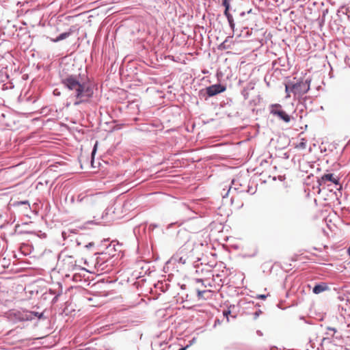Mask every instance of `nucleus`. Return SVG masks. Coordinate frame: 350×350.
<instances>
[{
    "instance_id": "obj_25",
    "label": "nucleus",
    "mask_w": 350,
    "mask_h": 350,
    "mask_svg": "<svg viewBox=\"0 0 350 350\" xmlns=\"http://www.w3.org/2000/svg\"><path fill=\"white\" fill-rule=\"evenodd\" d=\"M197 282H202V280L201 279H198V280H197Z\"/></svg>"
},
{
    "instance_id": "obj_18",
    "label": "nucleus",
    "mask_w": 350,
    "mask_h": 350,
    "mask_svg": "<svg viewBox=\"0 0 350 350\" xmlns=\"http://www.w3.org/2000/svg\"><path fill=\"white\" fill-rule=\"evenodd\" d=\"M31 314H33L34 316L38 317L39 319H40L43 315L42 313L39 314L38 312H31Z\"/></svg>"
},
{
    "instance_id": "obj_9",
    "label": "nucleus",
    "mask_w": 350,
    "mask_h": 350,
    "mask_svg": "<svg viewBox=\"0 0 350 350\" xmlns=\"http://www.w3.org/2000/svg\"><path fill=\"white\" fill-rule=\"evenodd\" d=\"M71 34V31L64 32L59 34L56 38H51L53 42H57L68 38Z\"/></svg>"
},
{
    "instance_id": "obj_12",
    "label": "nucleus",
    "mask_w": 350,
    "mask_h": 350,
    "mask_svg": "<svg viewBox=\"0 0 350 350\" xmlns=\"http://www.w3.org/2000/svg\"><path fill=\"white\" fill-rule=\"evenodd\" d=\"M210 292H211L210 291H206V290H204V291L197 290L198 298L199 299H204V295L206 293H209Z\"/></svg>"
},
{
    "instance_id": "obj_17",
    "label": "nucleus",
    "mask_w": 350,
    "mask_h": 350,
    "mask_svg": "<svg viewBox=\"0 0 350 350\" xmlns=\"http://www.w3.org/2000/svg\"><path fill=\"white\" fill-rule=\"evenodd\" d=\"M230 314V310H226L223 311V315L226 317L227 321H229L228 315Z\"/></svg>"
},
{
    "instance_id": "obj_29",
    "label": "nucleus",
    "mask_w": 350,
    "mask_h": 350,
    "mask_svg": "<svg viewBox=\"0 0 350 350\" xmlns=\"http://www.w3.org/2000/svg\"><path fill=\"white\" fill-rule=\"evenodd\" d=\"M219 320H217V321H215V323H219Z\"/></svg>"
},
{
    "instance_id": "obj_22",
    "label": "nucleus",
    "mask_w": 350,
    "mask_h": 350,
    "mask_svg": "<svg viewBox=\"0 0 350 350\" xmlns=\"http://www.w3.org/2000/svg\"><path fill=\"white\" fill-rule=\"evenodd\" d=\"M82 350H95V349H92L91 348L88 347V348H85V349H82Z\"/></svg>"
},
{
    "instance_id": "obj_21",
    "label": "nucleus",
    "mask_w": 350,
    "mask_h": 350,
    "mask_svg": "<svg viewBox=\"0 0 350 350\" xmlns=\"http://www.w3.org/2000/svg\"><path fill=\"white\" fill-rule=\"evenodd\" d=\"M188 347H189V345H187L186 347L181 348L179 350H186Z\"/></svg>"
},
{
    "instance_id": "obj_23",
    "label": "nucleus",
    "mask_w": 350,
    "mask_h": 350,
    "mask_svg": "<svg viewBox=\"0 0 350 350\" xmlns=\"http://www.w3.org/2000/svg\"><path fill=\"white\" fill-rule=\"evenodd\" d=\"M347 252H348L349 255L350 256V245H349V247L347 250Z\"/></svg>"
},
{
    "instance_id": "obj_7",
    "label": "nucleus",
    "mask_w": 350,
    "mask_h": 350,
    "mask_svg": "<svg viewBox=\"0 0 350 350\" xmlns=\"http://www.w3.org/2000/svg\"><path fill=\"white\" fill-rule=\"evenodd\" d=\"M328 289H329V287H328L327 284L325 282H321L320 284L315 285L313 287L312 292L314 294H319V293H321L325 291H327Z\"/></svg>"
},
{
    "instance_id": "obj_20",
    "label": "nucleus",
    "mask_w": 350,
    "mask_h": 350,
    "mask_svg": "<svg viewBox=\"0 0 350 350\" xmlns=\"http://www.w3.org/2000/svg\"><path fill=\"white\" fill-rule=\"evenodd\" d=\"M195 341H196V338H193L190 341V345H191L192 343H193Z\"/></svg>"
},
{
    "instance_id": "obj_24",
    "label": "nucleus",
    "mask_w": 350,
    "mask_h": 350,
    "mask_svg": "<svg viewBox=\"0 0 350 350\" xmlns=\"http://www.w3.org/2000/svg\"><path fill=\"white\" fill-rule=\"evenodd\" d=\"M240 15H241V16H243L245 15V12H241V13L240 14Z\"/></svg>"
},
{
    "instance_id": "obj_6",
    "label": "nucleus",
    "mask_w": 350,
    "mask_h": 350,
    "mask_svg": "<svg viewBox=\"0 0 350 350\" xmlns=\"http://www.w3.org/2000/svg\"><path fill=\"white\" fill-rule=\"evenodd\" d=\"M327 181L332 182L336 185H340L339 178L335 177L333 174H325L323 175L319 180V183L321 185L325 184Z\"/></svg>"
},
{
    "instance_id": "obj_11",
    "label": "nucleus",
    "mask_w": 350,
    "mask_h": 350,
    "mask_svg": "<svg viewBox=\"0 0 350 350\" xmlns=\"http://www.w3.org/2000/svg\"><path fill=\"white\" fill-rule=\"evenodd\" d=\"M293 85V82H289L288 83L285 85V92L286 93V97H290L291 93H293V88L292 86Z\"/></svg>"
},
{
    "instance_id": "obj_13",
    "label": "nucleus",
    "mask_w": 350,
    "mask_h": 350,
    "mask_svg": "<svg viewBox=\"0 0 350 350\" xmlns=\"http://www.w3.org/2000/svg\"><path fill=\"white\" fill-rule=\"evenodd\" d=\"M327 332L325 333L327 335H329L331 336H333L334 334L337 332L336 329L334 327H327Z\"/></svg>"
},
{
    "instance_id": "obj_10",
    "label": "nucleus",
    "mask_w": 350,
    "mask_h": 350,
    "mask_svg": "<svg viewBox=\"0 0 350 350\" xmlns=\"http://www.w3.org/2000/svg\"><path fill=\"white\" fill-rule=\"evenodd\" d=\"M14 207L19 206H24L26 210H28L30 208L29 202L28 200H24V201H16L14 202L12 204Z\"/></svg>"
},
{
    "instance_id": "obj_19",
    "label": "nucleus",
    "mask_w": 350,
    "mask_h": 350,
    "mask_svg": "<svg viewBox=\"0 0 350 350\" xmlns=\"http://www.w3.org/2000/svg\"><path fill=\"white\" fill-rule=\"evenodd\" d=\"M256 297L258 298V299H266L267 295H258Z\"/></svg>"
},
{
    "instance_id": "obj_31",
    "label": "nucleus",
    "mask_w": 350,
    "mask_h": 350,
    "mask_svg": "<svg viewBox=\"0 0 350 350\" xmlns=\"http://www.w3.org/2000/svg\"><path fill=\"white\" fill-rule=\"evenodd\" d=\"M230 190H231V188H229V190H228V191H230ZM228 192H229V191H228L227 193H228ZM227 194H228V193H226V195H227Z\"/></svg>"
},
{
    "instance_id": "obj_5",
    "label": "nucleus",
    "mask_w": 350,
    "mask_h": 350,
    "mask_svg": "<svg viewBox=\"0 0 350 350\" xmlns=\"http://www.w3.org/2000/svg\"><path fill=\"white\" fill-rule=\"evenodd\" d=\"M226 88L221 84H215L206 88V93L209 97L215 96L219 93L224 92Z\"/></svg>"
},
{
    "instance_id": "obj_27",
    "label": "nucleus",
    "mask_w": 350,
    "mask_h": 350,
    "mask_svg": "<svg viewBox=\"0 0 350 350\" xmlns=\"http://www.w3.org/2000/svg\"><path fill=\"white\" fill-rule=\"evenodd\" d=\"M255 316H256V317H258V312H256L255 313Z\"/></svg>"
},
{
    "instance_id": "obj_26",
    "label": "nucleus",
    "mask_w": 350,
    "mask_h": 350,
    "mask_svg": "<svg viewBox=\"0 0 350 350\" xmlns=\"http://www.w3.org/2000/svg\"><path fill=\"white\" fill-rule=\"evenodd\" d=\"M95 150H96V146H94V150H93L92 154H94V153Z\"/></svg>"
},
{
    "instance_id": "obj_16",
    "label": "nucleus",
    "mask_w": 350,
    "mask_h": 350,
    "mask_svg": "<svg viewBox=\"0 0 350 350\" xmlns=\"http://www.w3.org/2000/svg\"><path fill=\"white\" fill-rule=\"evenodd\" d=\"M229 1L230 0H225V1H223V2H222V5L225 7L224 11H227V12H229V10L230 8Z\"/></svg>"
},
{
    "instance_id": "obj_2",
    "label": "nucleus",
    "mask_w": 350,
    "mask_h": 350,
    "mask_svg": "<svg viewBox=\"0 0 350 350\" xmlns=\"http://www.w3.org/2000/svg\"><path fill=\"white\" fill-rule=\"evenodd\" d=\"M70 204H74L75 202L82 205L84 209H94L99 206L103 202V196L101 193L95 194H86L81 193L77 195V198L72 196L70 198Z\"/></svg>"
},
{
    "instance_id": "obj_30",
    "label": "nucleus",
    "mask_w": 350,
    "mask_h": 350,
    "mask_svg": "<svg viewBox=\"0 0 350 350\" xmlns=\"http://www.w3.org/2000/svg\"><path fill=\"white\" fill-rule=\"evenodd\" d=\"M219 320H217V321H215V323H219Z\"/></svg>"
},
{
    "instance_id": "obj_4",
    "label": "nucleus",
    "mask_w": 350,
    "mask_h": 350,
    "mask_svg": "<svg viewBox=\"0 0 350 350\" xmlns=\"http://www.w3.org/2000/svg\"><path fill=\"white\" fill-rule=\"evenodd\" d=\"M310 82L311 80L310 79H306L305 81L293 83L292 86L293 94L295 96H302L310 90Z\"/></svg>"
},
{
    "instance_id": "obj_15",
    "label": "nucleus",
    "mask_w": 350,
    "mask_h": 350,
    "mask_svg": "<svg viewBox=\"0 0 350 350\" xmlns=\"http://www.w3.org/2000/svg\"><path fill=\"white\" fill-rule=\"evenodd\" d=\"M297 148L300 149H305L306 148V141L305 139H301V142L297 146Z\"/></svg>"
},
{
    "instance_id": "obj_8",
    "label": "nucleus",
    "mask_w": 350,
    "mask_h": 350,
    "mask_svg": "<svg viewBox=\"0 0 350 350\" xmlns=\"http://www.w3.org/2000/svg\"><path fill=\"white\" fill-rule=\"evenodd\" d=\"M224 14L227 18L230 29L234 31L235 24L232 14L230 12H227V11H224Z\"/></svg>"
},
{
    "instance_id": "obj_28",
    "label": "nucleus",
    "mask_w": 350,
    "mask_h": 350,
    "mask_svg": "<svg viewBox=\"0 0 350 350\" xmlns=\"http://www.w3.org/2000/svg\"><path fill=\"white\" fill-rule=\"evenodd\" d=\"M55 300H57V297H55L54 299H53V301H55Z\"/></svg>"
},
{
    "instance_id": "obj_14",
    "label": "nucleus",
    "mask_w": 350,
    "mask_h": 350,
    "mask_svg": "<svg viewBox=\"0 0 350 350\" xmlns=\"http://www.w3.org/2000/svg\"><path fill=\"white\" fill-rule=\"evenodd\" d=\"M155 287L157 288H159L161 291L165 292L167 290V284H165V287L164 288V284L163 282H159L157 284H155Z\"/></svg>"
},
{
    "instance_id": "obj_1",
    "label": "nucleus",
    "mask_w": 350,
    "mask_h": 350,
    "mask_svg": "<svg viewBox=\"0 0 350 350\" xmlns=\"http://www.w3.org/2000/svg\"><path fill=\"white\" fill-rule=\"evenodd\" d=\"M61 83L65 88L72 92L75 98V106L87 103L92 97L94 90L91 85L85 82H80L79 75H69L62 77Z\"/></svg>"
},
{
    "instance_id": "obj_3",
    "label": "nucleus",
    "mask_w": 350,
    "mask_h": 350,
    "mask_svg": "<svg viewBox=\"0 0 350 350\" xmlns=\"http://www.w3.org/2000/svg\"><path fill=\"white\" fill-rule=\"evenodd\" d=\"M270 113L274 116L278 117L280 120L285 123H289L294 118L283 110L280 104H273L271 106Z\"/></svg>"
}]
</instances>
